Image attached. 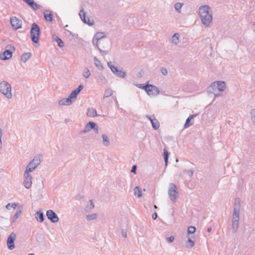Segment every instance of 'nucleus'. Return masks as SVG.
Instances as JSON below:
<instances>
[{"label": "nucleus", "instance_id": "28", "mask_svg": "<svg viewBox=\"0 0 255 255\" xmlns=\"http://www.w3.org/2000/svg\"><path fill=\"white\" fill-rule=\"evenodd\" d=\"M35 218L38 222H42L44 221V215L41 211H38L36 213Z\"/></svg>", "mask_w": 255, "mask_h": 255}, {"label": "nucleus", "instance_id": "1", "mask_svg": "<svg viewBox=\"0 0 255 255\" xmlns=\"http://www.w3.org/2000/svg\"><path fill=\"white\" fill-rule=\"evenodd\" d=\"M199 15L202 23L205 27H208L212 21V11L211 7L208 5L200 6L199 8Z\"/></svg>", "mask_w": 255, "mask_h": 255}, {"label": "nucleus", "instance_id": "48", "mask_svg": "<svg viewBox=\"0 0 255 255\" xmlns=\"http://www.w3.org/2000/svg\"><path fill=\"white\" fill-rule=\"evenodd\" d=\"M146 118L148 119L150 122H151V120H153V119L155 118V117L154 115H152V116H148V115H146Z\"/></svg>", "mask_w": 255, "mask_h": 255}, {"label": "nucleus", "instance_id": "45", "mask_svg": "<svg viewBox=\"0 0 255 255\" xmlns=\"http://www.w3.org/2000/svg\"><path fill=\"white\" fill-rule=\"evenodd\" d=\"M160 70H161V72L162 75L165 76L168 74L167 70L165 68L161 67Z\"/></svg>", "mask_w": 255, "mask_h": 255}, {"label": "nucleus", "instance_id": "23", "mask_svg": "<svg viewBox=\"0 0 255 255\" xmlns=\"http://www.w3.org/2000/svg\"><path fill=\"white\" fill-rule=\"evenodd\" d=\"M72 103V100H71L70 98L68 97L67 98H63L60 100L58 104L60 106H65V105H70Z\"/></svg>", "mask_w": 255, "mask_h": 255}, {"label": "nucleus", "instance_id": "43", "mask_svg": "<svg viewBox=\"0 0 255 255\" xmlns=\"http://www.w3.org/2000/svg\"><path fill=\"white\" fill-rule=\"evenodd\" d=\"M190 177L192 176L194 172L193 169H188L184 171Z\"/></svg>", "mask_w": 255, "mask_h": 255}, {"label": "nucleus", "instance_id": "36", "mask_svg": "<svg viewBox=\"0 0 255 255\" xmlns=\"http://www.w3.org/2000/svg\"><path fill=\"white\" fill-rule=\"evenodd\" d=\"M96 79L101 81L103 83H104L106 81L105 77L101 73H97Z\"/></svg>", "mask_w": 255, "mask_h": 255}, {"label": "nucleus", "instance_id": "34", "mask_svg": "<svg viewBox=\"0 0 255 255\" xmlns=\"http://www.w3.org/2000/svg\"><path fill=\"white\" fill-rule=\"evenodd\" d=\"M108 66L110 68L111 70L112 71V72L116 74V73L118 72V69L117 67H115V66L113 65L112 64L111 62H108Z\"/></svg>", "mask_w": 255, "mask_h": 255}, {"label": "nucleus", "instance_id": "50", "mask_svg": "<svg viewBox=\"0 0 255 255\" xmlns=\"http://www.w3.org/2000/svg\"><path fill=\"white\" fill-rule=\"evenodd\" d=\"M175 37L176 38L177 40H178V34L177 33H175L172 37L173 38H174Z\"/></svg>", "mask_w": 255, "mask_h": 255}, {"label": "nucleus", "instance_id": "53", "mask_svg": "<svg viewBox=\"0 0 255 255\" xmlns=\"http://www.w3.org/2000/svg\"><path fill=\"white\" fill-rule=\"evenodd\" d=\"M67 31L68 33H69V35H71V34H72V32L70 31H69V30H67Z\"/></svg>", "mask_w": 255, "mask_h": 255}, {"label": "nucleus", "instance_id": "6", "mask_svg": "<svg viewBox=\"0 0 255 255\" xmlns=\"http://www.w3.org/2000/svg\"><path fill=\"white\" fill-rule=\"evenodd\" d=\"M6 48V49L0 54V59L2 60L9 59L12 57L13 52L15 50V47L10 44L7 45Z\"/></svg>", "mask_w": 255, "mask_h": 255}, {"label": "nucleus", "instance_id": "33", "mask_svg": "<svg viewBox=\"0 0 255 255\" xmlns=\"http://www.w3.org/2000/svg\"><path fill=\"white\" fill-rule=\"evenodd\" d=\"M169 154V152L167 151V150L164 149L163 150V156L165 166H167V165Z\"/></svg>", "mask_w": 255, "mask_h": 255}, {"label": "nucleus", "instance_id": "10", "mask_svg": "<svg viewBox=\"0 0 255 255\" xmlns=\"http://www.w3.org/2000/svg\"><path fill=\"white\" fill-rule=\"evenodd\" d=\"M32 180V177L30 174V172L25 170L23 175V185L26 189H29L31 187Z\"/></svg>", "mask_w": 255, "mask_h": 255}, {"label": "nucleus", "instance_id": "7", "mask_svg": "<svg viewBox=\"0 0 255 255\" xmlns=\"http://www.w3.org/2000/svg\"><path fill=\"white\" fill-rule=\"evenodd\" d=\"M240 200L239 198H236L235 200V205L234 212L233 214V223H238L239 220V212L240 210Z\"/></svg>", "mask_w": 255, "mask_h": 255}, {"label": "nucleus", "instance_id": "29", "mask_svg": "<svg viewBox=\"0 0 255 255\" xmlns=\"http://www.w3.org/2000/svg\"><path fill=\"white\" fill-rule=\"evenodd\" d=\"M151 124L153 128L155 130L157 129L159 127V123L155 118L151 120Z\"/></svg>", "mask_w": 255, "mask_h": 255}, {"label": "nucleus", "instance_id": "26", "mask_svg": "<svg viewBox=\"0 0 255 255\" xmlns=\"http://www.w3.org/2000/svg\"><path fill=\"white\" fill-rule=\"evenodd\" d=\"M31 56V53L30 52H26L23 53L21 55V60L25 63L26 62Z\"/></svg>", "mask_w": 255, "mask_h": 255}, {"label": "nucleus", "instance_id": "9", "mask_svg": "<svg viewBox=\"0 0 255 255\" xmlns=\"http://www.w3.org/2000/svg\"><path fill=\"white\" fill-rule=\"evenodd\" d=\"M91 129H94L95 132L98 133V126L93 122H89L85 126L84 130L80 131V133H84L89 132Z\"/></svg>", "mask_w": 255, "mask_h": 255}, {"label": "nucleus", "instance_id": "8", "mask_svg": "<svg viewBox=\"0 0 255 255\" xmlns=\"http://www.w3.org/2000/svg\"><path fill=\"white\" fill-rule=\"evenodd\" d=\"M41 163L40 156H35L33 159L26 166L25 170L28 172L33 171Z\"/></svg>", "mask_w": 255, "mask_h": 255}, {"label": "nucleus", "instance_id": "54", "mask_svg": "<svg viewBox=\"0 0 255 255\" xmlns=\"http://www.w3.org/2000/svg\"><path fill=\"white\" fill-rule=\"evenodd\" d=\"M1 145H2V142H0V149L1 148Z\"/></svg>", "mask_w": 255, "mask_h": 255}, {"label": "nucleus", "instance_id": "39", "mask_svg": "<svg viewBox=\"0 0 255 255\" xmlns=\"http://www.w3.org/2000/svg\"><path fill=\"white\" fill-rule=\"evenodd\" d=\"M182 5L183 3L177 2L174 4V8L178 12H180Z\"/></svg>", "mask_w": 255, "mask_h": 255}, {"label": "nucleus", "instance_id": "2", "mask_svg": "<svg viewBox=\"0 0 255 255\" xmlns=\"http://www.w3.org/2000/svg\"><path fill=\"white\" fill-rule=\"evenodd\" d=\"M0 92L8 99H11L12 97L11 85L5 81L0 83Z\"/></svg>", "mask_w": 255, "mask_h": 255}, {"label": "nucleus", "instance_id": "57", "mask_svg": "<svg viewBox=\"0 0 255 255\" xmlns=\"http://www.w3.org/2000/svg\"><path fill=\"white\" fill-rule=\"evenodd\" d=\"M254 25H255V22L254 23Z\"/></svg>", "mask_w": 255, "mask_h": 255}, {"label": "nucleus", "instance_id": "51", "mask_svg": "<svg viewBox=\"0 0 255 255\" xmlns=\"http://www.w3.org/2000/svg\"><path fill=\"white\" fill-rule=\"evenodd\" d=\"M90 206H91V208H93L94 207V204L92 200H90Z\"/></svg>", "mask_w": 255, "mask_h": 255}, {"label": "nucleus", "instance_id": "49", "mask_svg": "<svg viewBox=\"0 0 255 255\" xmlns=\"http://www.w3.org/2000/svg\"><path fill=\"white\" fill-rule=\"evenodd\" d=\"M152 218H153L154 220L156 219L157 218V213H153V214H152Z\"/></svg>", "mask_w": 255, "mask_h": 255}, {"label": "nucleus", "instance_id": "25", "mask_svg": "<svg viewBox=\"0 0 255 255\" xmlns=\"http://www.w3.org/2000/svg\"><path fill=\"white\" fill-rule=\"evenodd\" d=\"M87 115L90 117H95L98 116L96 110L94 108H89L87 110Z\"/></svg>", "mask_w": 255, "mask_h": 255}, {"label": "nucleus", "instance_id": "12", "mask_svg": "<svg viewBox=\"0 0 255 255\" xmlns=\"http://www.w3.org/2000/svg\"><path fill=\"white\" fill-rule=\"evenodd\" d=\"M145 88L146 92L149 96L157 95L159 94V91L158 88L154 85L147 84V87H146Z\"/></svg>", "mask_w": 255, "mask_h": 255}, {"label": "nucleus", "instance_id": "11", "mask_svg": "<svg viewBox=\"0 0 255 255\" xmlns=\"http://www.w3.org/2000/svg\"><path fill=\"white\" fill-rule=\"evenodd\" d=\"M10 24L13 29L16 30L22 27V21L16 16H12L10 19Z\"/></svg>", "mask_w": 255, "mask_h": 255}, {"label": "nucleus", "instance_id": "42", "mask_svg": "<svg viewBox=\"0 0 255 255\" xmlns=\"http://www.w3.org/2000/svg\"><path fill=\"white\" fill-rule=\"evenodd\" d=\"M17 206V204L15 203H8L6 205V209L7 210H10L11 208L15 209Z\"/></svg>", "mask_w": 255, "mask_h": 255}, {"label": "nucleus", "instance_id": "27", "mask_svg": "<svg viewBox=\"0 0 255 255\" xmlns=\"http://www.w3.org/2000/svg\"><path fill=\"white\" fill-rule=\"evenodd\" d=\"M53 38L54 40H55L57 42L58 46L60 47H63L64 46V44L63 41L61 39H60L59 37H58L56 35H53Z\"/></svg>", "mask_w": 255, "mask_h": 255}, {"label": "nucleus", "instance_id": "21", "mask_svg": "<svg viewBox=\"0 0 255 255\" xmlns=\"http://www.w3.org/2000/svg\"><path fill=\"white\" fill-rule=\"evenodd\" d=\"M44 17L46 21L51 22L53 20V14L50 10L46 9L43 11Z\"/></svg>", "mask_w": 255, "mask_h": 255}, {"label": "nucleus", "instance_id": "19", "mask_svg": "<svg viewBox=\"0 0 255 255\" xmlns=\"http://www.w3.org/2000/svg\"><path fill=\"white\" fill-rule=\"evenodd\" d=\"M31 8L34 10L38 9L40 5L37 4L33 0H23Z\"/></svg>", "mask_w": 255, "mask_h": 255}, {"label": "nucleus", "instance_id": "13", "mask_svg": "<svg viewBox=\"0 0 255 255\" xmlns=\"http://www.w3.org/2000/svg\"><path fill=\"white\" fill-rule=\"evenodd\" d=\"M195 241V235H187V240L185 241L184 245L187 248H191L194 247Z\"/></svg>", "mask_w": 255, "mask_h": 255}, {"label": "nucleus", "instance_id": "44", "mask_svg": "<svg viewBox=\"0 0 255 255\" xmlns=\"http://www.w3.org/2000/svg\"><path fill=\"white\" fill-rule=\"evenodd\" d=\"M147 84H148V82L145 85H143V84H138V85H136V86L139 88H140V89H143L145 90V91L146 92V88L145 87H147Z\"/></svg>", "mask_w": 255, "mask_h": 255}, {"label": "nucleus", "instance_id": "32", "mask_svg": "<svg viewBox=\"0 0 255 255\" xmlns=\"http://www.w3.org/2000/svg\"><path fill=\"white\" fill-rule=\"evenodd\" d=\"M102 137L103 138L104 145L106 146H109L110 144V142L108 136L105 134H103L102 135Z\"/></svg>", "mask_w": 255, "mask_h": 255}, {"label": "nucleus", "instance_id": "5", "mask_svg": "<svg viewBox=\"0 0 255 255\" xmlns=\"http://www.w3.org/2000/svg\"><path fill=\"white\" fill-rule=\"evenodd\" d=\"M105 37V34L104 32H98L94 35V38L93 39V43L94 45L95 46V48L99 51L102 55H105L107 54L108 51L102 50L101 48H100L99 47L98 42L99 41H100V40Z\"/></svg>", "mask_w": 255, "mask_h": 255}, {"label": "nucleus", "instance_id": "4", "mask_svg": "<svg viewBox=\"0 0 255 255\" xmlns=\"http://www.w3.org/2000/svg\"><path fill=\"white\" fill-rule=\"evenodd\" d=\"M168 194L170 200L172 202L175 203L177 201L179 196V192L177 187L174 183L169 184Z\"/></svg>", "mask_w": 255, "mask_h": 255}, {"label": "nucleus", "instance_id": "41", "mask_svg": "<svg viewBox=\"0 0 255 255\" xmlns=\"http://www.w3.org/2000/svg\"><path fill=\"white\" fill-rule=\"evenodd\" d=\"M86 217H87V219L88 220H94L97 218V215L95 213L92 214H90V215H87L86 216Z\"/></svg>", "mask_w": 255, "mask_h": 255}, {"label": "nucleus", "instance_id": "20", "mask_svg": "<svg viewBox=\"0 0 255 255\" xmlns=\"http://www.w3.org/2000/svg\"><path fill=\"white\" fill-rule=\"evenodd\" d=\"M22 207L21 206H19L16 211V213L14 215V216L11 218V223H13L16 222V220L18 219V218L21 215L22 213Z\"/></svg>", "mask_w": 255, "mask_h": 255}, {"label": "nucleus", "instance_id": "47", "mask_svg": "<svg viewBox=\"0 0 255 255\" xmlns=\"http://www.w3.org/2000/svg\"><path fill=\"white\" fill-rule=\"evenodd\" d=\"M136 167H136V165H133L132 168H131V172H133V173H134L135 174L136 173Z\"/></svg>", "mask_w": 255, "mask_h": 255}, {"label": "nucleus", "instance_id": "56", "mask_svg": "<svg viewBox=\"0 0 255 255\" xmlns=\"http://www.w3.org/2000/svg\"><path fill=\"white\" fill-rule=\"evenodd\" d=\"M76 199H78V197H76Z\"/></svg>", "mask_w": 255, "mask_h": 255}, {"label": "nucleus", "instance_id": "18", "mask_svg": "<svg viewBox=\"0 0 255 255\" xmlns=\"http://www.w3.org/2000/svg\"><path fill=\"white\" fill-rule=\"evenodd\" d=\"M80 17L82 20V21L85 23V24H87L89 25H92L93 24L92 22H90L89 18H88L87 19L86 18V13L84 11L83 9H82L80 11L79 13Z\"/></svg>", "mask_w": 255, "mask_h": 255}, {"label": "nucleus", "instance_id": "38", "mask_svg": "<svg viewBox=\"0 0 255 255\" xmlns=\"http://www.w3.org/2000/svg\"><path fill=\"white\" fill-rule=\"evenodd\" d=\"M134 193L136 194L137 193V197H140L142 196V192L141 191L140 188L138 186H136L134 189Z\"/></svg>", "mask_w": 255, "mask_h": 255}, {"label": "nucleus", "instance_id": "55", "mask_svg": "<svg viewBox=\"0 0 255 255\" xmlns=\"http://www.w3.org/2000/svg\"><path fill=\"white\" fill-rule=\"evenodd\" d=\"M1 137H0V142H1Z\"/></svg>", "mask_w": 255, "mask_h": 255}, {"label": "nucleus", "instance_id": "31", "mask_svg": "<svg viewBox=\"0 0 255 255\" xmlns=\"http://www.w3.org/2000/svg\"><path fill=\"white\" fill-rule=\"evenodd\" d=\"M95 61V64L96 66L100 70H103L104 67L101 61L97 59V57H95L94 58Z\"/></svg>", "mask_w": 255, "mask_h": 255}, {"label": "nucleus", "instance_id": "37", "mask_svg": "<svg viewBox=\"0 0 255 255\" xmlns=\"http://www.w3.org/2000/svg\"><path fill=\"white\" fill-rule=\"evenodd\" d=\"M112 94H113L112 90L110 88L107 89L105 91L104 96L103 98L104 99L105 98L109 97L112 96Z\"/></svg>", "mask_w": 255, "mask_h": 255}, {"label": "nucleus", "instance_id": "17", "mask_svg": "<svg viewBox=\"0 0 255 255\" xmlns=\"http://www.w3.org/2000/svg\"><path fill=\"white\" fill-rule=\"evenodd\" d=\"M83 85L80 84L79 85L77 88L73 90L71 93L69 95V97L72 100V99H75L77 95L79 94L80 91L83 89Z\"/></svg>", "mask_w": 255, "mask_h": 255}, {"label": "nucleus", "instance_id": "22", "mask_svg": "<svg viewBox=\"0 0 255 255\" xmlns=\"http://www.w3.org/2000/svg\"><path fill=\"white\" fill-rule=\"evenodd\" d=\"M197 116L196 114L190 116L186 120L185 123L184 125V128H186L194 124L193 122H191V120Z\"/></svg>", "mask_w": 255, "mask_h": 255}, {"label": "nucleus", "instance_id": "14", "mask_svg": "<svg viewBox=\"0 0 255 255\" xmlns=\"http://www.w3.org/2000/svg\"><path fill=\"white\" fill-rule=\"evenodd\" d=\"M46 216L47 218L53 223L57 222L59 221V218L57 215L52 210H47L46 212Z\"/></svg>", "mask_w": 255, "mask_h": 255}, {"label": "nucleus", "instance_id": "16", "mask_svg": "<svg viewBox=\"0 0 255 255\" xmlns=\"http://www.w3.org/2000/svg\"><path fill=\"white\" fill-rule=\"evenodd\" d=\"M216 85L217 82H214L207 88V91L208 93L213 94L215 97H217L220 95V94L218 92V89Z\"/></svg>", "mask_w": 255, "mask_h": 255}, {"label": "nucleus", "instance_id": "24", "mask_svg": "<svg viewBox=\"0 0 255 255\" xmlns=\"http://www.w3.org/2000/svg\"><path fill=\"white\" fill-rule=\"evenodd\" d=\"M218 92H223L226 88V83L224 81H216Z\"/></svg>", "mask_w": 255, "mask_h": 255}, {"label": "nucleus", "instance_id": "35", "mask_svg": "<svg viewBox=\"0 0 255 255\" xmlns=\"http://www.w3.org/2000/svg\"><path fill=\"white\" fill-rule=\"evenodd\" d=\"M90 75H91V73H90V71L89 70V69L87 67L85 68L84 69L83 73V76L85 78L88 79V78H89Z\"/></svg>", "mask_w": 255, "mask_h": 255}, {"label": "nucleus", "instance_id": "15", "mask_svg": "<svg viewBox=\"0 0 255 255\" xmlns=\"http://www.w3.org/2000/svg\"><path fill=\"white\" fill-rule=\"evenodd\" d=\"M16 239V235L14 234H11L8 237L6 245L10 250H13L15 248L14 242Z\"/></svg>", "mask_w": 255, "mask_h": 255}, {"label": "nucleus", "instance_id": "52", "mask_svg": "<svg viewBox=\"0 0 255 255\" xmlns=\"http://www.w3.org/2000/svg\"><path fill=\"white\" fill-rule=\"evenodd\" d=\"M2 136V129L0 128V137Z\"/></svg>", "mask_w": 255, "mask_h": 255}, {"label": "nucleus", "instance_id": "46", "mask_svg": "<svg viewBox=\"0 0 255 255\" xmlns=\"http://www.w3.org/2000/svg\"><path fill=\"white\" fill-rule=\"evenodd\" d=\"M174 240V237L173 236H170L166 239L167 242L170 243H172Z\"/></svg>", "mask_w": 255, "mask_h": 255}, {"label": "nucleus", "instance_id": "3", "mask_svg": "<svg viewBox=\"0 0 255 255\" xmlns=\"http://www.w3.org/2000/svg\"><path fill=\"white\" fill-rule=\"evenodd\" d=\"M30 34L32 41L34 43H38L40 35V29L39 25L36 23L32 24Z\"/></svg>", "mask_w": 255, "mask_h": 255}, {"label": "nucleus", "instance_id": "30", "mask_svg": "<svg viewBox=\"0 0 255 255\" xmlns=\"http://www.w3.org/2000/svg\"><path fill=\"white\" fill-rule=\"evenodd\" d=\"M196 231V227L194 226H190L187 229V236L195 235L194 233Z\"/></svg>", "mask_w": 255, "mask_h": 255}, {"label": "nucleus", "instance_id": "40", "mask_svg": "<svg viewBox=\"0 0 255 255\" xmlns=\"http://www.w3.org/2000/svg\"><path fill=\"white\" fill-rule=\"evenodd\" d=\"M116 75L121 78H124L126 76V73L122 70H118V72L116 73Z\"/></svg>", "mask_w": 255, "mask_h": 255}]
</instances>
